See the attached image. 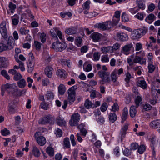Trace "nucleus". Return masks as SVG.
<instances>
[{"mask_svg":"<svg viewBox=\"0 0 160 160\" xmlns=\"http://www.w3.org/2000/svg\"><path fill=\"white\" fill-rule=\"evenodd\" d=\"M128 116V108L126 107H125L123 109V112L122 113L121 118V123H123L127 119Z\"/></svg>","mask_w":160,"mask_h":160,"instance_id":"16","label":"nucleus"},{"mask_svg":"<svg viewBox=\"0 0 160 160\" xmlns=\"http://www.w3.org/2000/svg\"><path fill=\"white\" fill-rule=\"evenodd\" d=\"M67 44L64 42L61 43L59 42H56L52 44V48L56 51L61 52L67 47Z\"/></svg>","mask_w":160,"mask_h":160,"instance_id":"3","label":"nucleus"},{"mask_svg":"<svg viewBox=\"0 0 160 160\" xmlns=\"http://www.w3.org/2000/svg\"><path fill=\"white\" fill-rule=\"evenodd\" d=\"M149 126L153 129L160 128V120L157 119L151 121L149 123Z\"/></svg>","mask_w":160,"mask_h":160,"instance_id":"14","label":"nucleus"},{"mask_svg":"<svg viewBox=\"0 0 160 160\" xmlns=\"http://www.w3.org/2000/svg\"><path fill=\"white\" fill-rule=\"evenodd\" d=\"M131 151L130 149L129 150L127 148H126L124 150H123V153L124 155L126 156H128L131 155Z\"/></svg>","mask_w":160,"mask_h":160,"instance_id":"59","label":"nucleus"},{"mask_svg":"<svg viewBox=\"0 0 160 160\" xmlns=\"http://www.w3.org/2000/svg\"><path fill=\"white\" fill-rule=\"evenodd\" d=\"M82 39L81 37H78L75 40V44L78 47L81 46Z\"/></svg>","mask_w":160,"mask_h":160,"instance_id":"39","label":"nucleus"},{"mask_svg":"<svg viewBox=\"0 0 160 160\" xmlns=\"http://www.w3.org/2000/svg\"><path fill=\"white\" fill-rule=\"evenodd\" d=\"M7 58L5 57H0V64L3 68H5L7 67V65L5 64L6 62L7 61Z\"/></svg>","mask_w":160,"mask_h":160,"instance_id":"37","label":"nucleus"},{"mask_svg":"<svg viewBox=\"0 0 160 160\" xmlns=\"http://www.w3.org/2000/svg\"><path fill=\"white\" fill-rule=\"evenodd\" d=\"M117 36L118 39L121 41H125L128 39V35L124 33H118Z\"/></svg>","mask_w":160,"mask_h":160,"instance_id":"15","label":"nucleus"},{"mask_svg":"<svg viewBox=\"0 0 160 160\" xmlns=\"http://www.w3.org/2000/svg\"><path fill=\"white\" fill-rule=\"evenodd\" d=\"M19 17L18 16L17 14L13 16V18L12 19V23L13 25H17L19 22Z\"/></svg>","mask_w":160,"mask_h":160,"instance_id":"34","label":"nucleus"},{"mask_svg":"<svg viewBox=\"0 0 160 160\" xmlns=\"http://www.w3.org/2000/svg\"><path fill=\"white\" fill-rule=\"evenodd\" d=\"M77 29L75 27H72L67 29L65 32L68 34H74L76 33Z\"/></svg>","mask_w":160,"mask_h":160,"instance_id":"22","label":"nucleus"},{"mask_svg":"<svg viewBox=\"0 0 160 160\" xmlns=\"http://www.w3.org/2000/svg\"><path fill=\"white\" fill-rule=\"evenodd\" d=\"M55 134L58 137H60L62 135V131L59 128H57L55 129Z\"/></svg>","mask_w":160,"mask_h":160,"instance_id":"44","label":"nucleus"},{"mask_svg":"<svg viewBox=\"0 0 160 160\" xmlns=\"http://www.w3.org/2000/svg\"><path fill=\"white\" fill-rule=\"evenodd\" d=\"M6 22L3 21L0 25V32L5 40L8 38L6 27Z\"/></svg>","mask_w":160,"mask_h":160,"instance_id":"9","label":"nucleus"},{"mask_svg":"<svg viewBox=\"0 0 160 160\" xmlns=\"http://www.w3.org/2000/svg\"><path fill=\"white\" fill-rule=\"evenodd\" d=\"M46 97L47 100H52L54 97V95L52 92L50 91H47V93L45 95Z\"/></svg>","mask_w":160,"mask_h":160,"instance_id":"33","label":"nucleus"},{"mask_svg":"<svg viewBox=\"0 0 160 160\" xmlns=\"http://www.w3.org/2000/svg\"><path fill=\"white\" fill-rule=\"evenodd\" d=\"M148 72L149 73H152L154 70L155 69V66L152 64V63H148Z\"/></svg>","mask_w":160,"mask_h":160,"instance_id":"46","label":"nucleus"},{"mask_svg":"<svg viewBox=\"0 0 160 160\" xmlns=\"http://www.w3.org/2000/svg\"><path fill=\"white\" fill-rule=\"evenodd\" d=\"M148 29L145 27H144L143 28H139L133 31L134 34L136 38H140L142 36L144 35L147 32Z\"/></svg>","mask_w":160,"mask_h":160,"instance_id":"7","label":"nucleus"},{"mask_svg":"<svg viewBox=\"0 0 160 160\" xmlns=\"http://www.w3.org/2000/svg\"><path fill=\"white\" fill-rule=\"evenodd\" d=\"M39 133V132H36L34 134L35 137L38 144L40 146H43L46 143V140L43 136H38Z\"/></svg>","mask_w":160,"mask_h":160,"instance_id":"11","label":"nucleus"},{"mask_svg":"<svg viewBox=\"0 0 160 160\" xmlns=\"http://www.w3.org/2000/svg\"><path fill=\"white\" fill-rule=\"evenodd\" d=\"M64 144L65 146L67 148H70V143L69 141V139L68 138H66L64 139Z\"/></svg>","mask_w":160,"mask_h":160,"instance_id":"47","label":"nucleus"},{"mask_svg":"<svg viewBox=\"0 0 160 160\" xmlns=\"http://www.w3.org/2000/svg\"><path fill=\"white\" fill-rule=\"evenodd\" d=\"M128 128V125L125 124L124 127L122 128L121 130V140L122 141V139L125 137V135L126 133V131Z\"/></svg>","mask_w":160,"mask_h":160,"instance_id":"20","label":"nucleus"},{"mask_svg":"<svg viewBox=\"0 0 160 160\" xmlns=\"http://www.w3.org/2000/svg\"><path fill=\"white\" fill-rule=\"evenodd\" d=\"M111 22L109 21L102 23L96 24L95 26L97 28L103 30H108L111 27Z\"/></svg>","mask_w":160,"mask_h":160,"instance_id":"6","label":"nucleus"},{"mask_svg":"<svg viewBox=\"0 0 160 160\" xmlns=\"http://www.w3.org/2000/svg\"><path fill=\"white\" fill-rule=\"evenodd\" d=\"M100 57V54L98 52H95L93 55L94 60L95 61L98 60Z\"/></svg>","mask_w":160,"mask_h":160,"instance_id":"63","label":"nucleus"},{"mask_svg":"<svg viewBox=\"0 0 160 160\" xmlns=\"http://www.w3.org/2000/svg\"><path fill=\"white\" fill-rule=\"evenodd\" d=\"M19 32L22 35H26L29 32V30L26 29L24 28H22L20 29Z\"/></svg>","mask_w":160,"mask_h":160,"instance_id":"49","label":"nucleus"},{"mask_svg":"<svg viewBox=\"0 0 160 160\" xmlns=\"http://www.w3.org/2000/svg\"><path fill=\"white\" fill-rule=\"evenodd\" d=\"M111 47H103L101 48V51L103 53L112 52Z\"/></svg>","mask_w":160,"mask_h":160,"instance_id":"25","label":"nucleus"},{"mask_svg":"<svg viewBox=\"0 0 160 160\" xmlns=\"http://www.w3.org/2000/svg\"><path fill=\"white\" fill-rule=\"evenodd\" d=\"M109 60V58L108 55H103L102 57L101 60L102 62H108Z\"/></svg>","mask_w":160,"mask_h":160,"instance_id":"64","label":"nucleus"},{"mask_svg":"<svg viewBox=\"0 0 160 160\" xmlns=\"http://www.w3.org/2000/svg\"><path fill=\"white\" fill-rule=\"evenodd\" d=\"M90 1L88 0L85 2L82 5L83 8V10H89L90 8L89 5L90 4Z\"/></svg>","mask_w":160,"mask_h":160,"instance_id":"42","label":"nucleus"},{"mask_svg":"<svg viewBox=\"0 0 160 160\" xmlns=\"http://www.w3.org/2000/svg\"><path fill=\"white\" fill-rule=\"evenodd\" d=\"M142 101V98L141 97L138 96L137 97L135 100V107L138 108L139 105L140 103Z\"/></svg>","mask_w":160,"mask_h":160,"instance_id":"38","label":"nucleus"},{"mask_svg":"<svg viewBox=\"0 0 160 160\" xmlns=\"http://www.w3.org/2000/svg\"><path fill=\"white\" fill-rule=\"evenodd\" d=\"M22 75L18 72L16 74H15L13 77L14 80L15 81H18L22 79Z\"/></svg>","mask_w":160,"mask_h":160,"instance_id":"50","label":"nucleus"},{"mask_svg":"<svg viewBox=\"0 0 160 160\" xmlns=\"http://www.w3.org/2000/svg\"><path fill=\"white\" fill-rule=\"evenodd\" d=\"M12 95L14 96H21L24 94L26 92V90L24 89L20 90L18 89L14 84H12Z\"/></svg>","mask_w":160,"mask_h":160,"instance_id":"10","label":"nucleus"},{"mask_svg":"<svg viewBox=\"0 0 160 160\" xmlns=\"http://www.w3.org/2000/svg\"><path fill=\"white\" fill-rule=\"evenodd\" d=\"M57 123L59 126H65L66 122L65 120L62 119L60 118H58L57 120Z\"/></svg>","mask_w":160,"mask_h":160,"instance_id":"41","label":"nucleus"},{"mask_svg":"<svg viewBox=\"0 0 160 160\" xmlns=\"http://www.w3.org/2000/svg\"><path fill=\"white\" fill-rule=\"evenodd\" d=\"M54 118L50 116H47L42 118L39 120V123L44 125L48 123L53 124L54 122Z\"/></svg>","mask_w":160,"mask_h":160,"instance_id":"4","label":"nucleus"},{"mask_svg":"<svg viewBox=\"0 0 160 160\" xmlns=\"http://www.w3.org/2000/svg\"><path fill=\"white\" fill-rule=\"evenodd\" d=\"M122 21L124 22H127L129 20L127 15L125 12L122 14Z\"/></svg>","mask_w":160,"mask_h":160,"instance_id":"52","label":"nucleus"},{"mask_svg":"<svg viewBox=\"0 0 160 160\" xmlns=\"http://www.w3.org/2000/svg\"><path fill=\"white\" fill-rule=\"evenodd\" d=\"M108 107V106L107 103L106 102H104L103 103L101 107V110L102 112H104L106 111V110L107 109Z\"/></svg>","mask_w":160,"mask_h":160,"instance_id":"51","label":"nucleus"},{"mask_svg":"<svg viewBox=\"0 0 160 160\" xmlns=\"http://www.w3.org/2000/svg\"><path fill=\"white\" fill-rule=\"evenodd\" d=\"M80 116L78 113H75L72 117V119L69 122L71 126H72L77 125L80 119Z\"/></svg>","mask_w":160,"mask_h":160,"instance_id":"12","label":"nucleus"},{"mask_svg":"<svg viewBox=\"0 0 160 160\" xmlns=\"http://www.w3.org/2000/svg\"><path fill=\"white\" fill-rule=\"evenodd\" d=\"M92 37L94 42H98L100 39L101 35L98 33H94L92 35Z\"/></svg>","mask_w":160,"mask_h":160,"instance_id":"30","label":"nucleus"},{"mask_svg":"<svg viewBox=\"0 0 160 160\" xmlns=\"http://www.w3.org/2000/svg\"><path fill=\"white\" fill-rule=\"evenodd\" d=\"M150 142H151V147L152 149V152L153 154L154 155L155 154V152L154 150L155 148L154 146V144L156 140V137H153L150 139Z\"/></svg>","mask_w":160,"mask_h":160,"instance_id":"31","label":"nucleus"},{"mask_svg":"<svg viewBox=\"0 0 160 160\" xmlns=\"http://www.w3.org/2000/svg\"><path fill=\"white\" fill-rule=\"evenodd\" d=\"M92 105V102L89 101L88 99H87L86 100L84 106L85 108L87 109H89L90 108Z\"/></svg>","mask_w":160,"mask_h":160,"instance_id":"40","label":"nucleus"},{"mask_svg":"<svg viewBox=\"0 0 160 160\" xmlns=\"http://www.w3.org/2000/svg\"><path fill=\"white\" fill-rule=\"evenodd\" d=\"M136 3L138 6V9H139V10L140 9L142 10L145 9V6L144 4H143L142 0H137Z\"/></svg>","mask_w":160,"mask_h":160,"instance_id":"27","label":"nucleus"},{"mask_svg":"<svg viewBox=\"0 0 160 160\" xmlns=\"http://www.w3.org/2000/svg\"><path fill=\"white\" fill-rule=\"evenodd\" d=\"M9 111L11 114H13L17 112V108L14 105L9 104Z\"/></svg>","mask_w":160,"mask_h":160,"instance_id":"36","label":"nucleus"},{"mask_svg":"<svg viewBox=\"0 0 160 160\" xmlns=\"http://www.w3.org/2000/svg\"><path fill=\"white\" fill-rule=\"evenodd\" d=\"M17 83L18 87L21 88H23L26 85V81L23 78L18 81Z\"/></svg>","mask_w":160,"mask_h":160,"instance_id":"21","label":"nucleus"},{"mask_svg":"<svg viewBox=\"0 0 160 160\" xmlns=\"http://www.w3.org/2000/svg\"><path fill=\"white\" fill-rule=\"evenodd\" d=\"M136 18L140 20H142L143 19V15L141 13H138L135 16Z\"/></svg>","mask_w":160,"mask_h":160,"instance_id":"61","label":"nucleus"},{"mask_svg":"<svg viewBox=\"0 0 160 160\" xmlns=\"http://www.w3.org/2000/svg\"><path fill=\"white\" fill-rule=\"evenodd\" d=\"M46 152L50 156H52L54 155V150L53 148L52 147H48L46 150Z\"/></svg>","mask_w":160,"mask_h":160,"instance_id":"48","label":"nucleus"},{"mask_svg":"<svg viewBox=\"0 0 160 160\" xmlns=\"http://www.w3.org/2000/svg\"><path fill=\"white\" fill-rule=\"evenodd\" d=\"M129 11L132 14H134L139 11V9L138 8L134 7L129 9Z\"/></svg>","mask_w":160,"mask_h":160,"instance_id":"62","label":"nucleus"},{"mask_svg":"<svg viewBox=\"0 0 160 160\" xmlns=\"http://www.w3.org/2000/svg\"><path fill=\"white\" fill-rule=\"evenodd\" d=\"M139 53V52H137L136 55L135 57L134 55H132L131 56V58L133 59V62L135 63H139L141 60V58L138 56Z\"/></svg>","mask_w":160,"mask_h":160,"instance_id":"29","label":"nucleus"},{"mask_svg":"<svg viewBox=\"0 0 160 160\" xmlns=\"http://www.w3.org/2000/svg\"><path fill=\"white\" fill-rule=\"evenodd\" d=\"M78 88L77 85H74L69 89L67 92L68 94V100L69 103L72 104L75 101V90Z\"/></svg>","mask_w":160,"mask_h":160,"instance_id":"1","label":"nucleus"},{"mask_svg":"<svg viewBox=\"0 0 160 160\" xmlns=\"http://www.w3.org/2000/svg\"><path fill=\"white\" fill-rule=\"evenodd\" d=\"M1 133L3 136H6L10 133L9 131L6 128H5L3 129L1 131Z\"/></svg>","mask_w":160,"mask_h":160,"instance_id":"54","label":"nucleus"},{"mask_svg":"<svg viewBox=\"0 0 160 160\" xmlns=\"http://www.w3.org/2000/svg\"><path fill=\"white\" fill-rule=\"evenodd\" d=\"M53 69L50 66H47L45 69L44 73L49 78H51L52 76V71Z\"/></svg>","mask_w":160,"mask_h":160,"instance_id":"18","label":"nucleus"},{"mask_svg":"<svg viewBox=\"0 0 160 160\" xmlns=\"http://www.w3.org/2000/svg\"><path fill=\"white\" fill-rule=\"evenodd\" d=\"M12 84L7 83L2 86L1 88V95L2 96L4 94L5 92L7 90V92L9 93L12 95Z\"/></svg>","mask_w":160,"mask_h":160,"instance_id":"8","label":"nucleus"},{"mask_svg":"<svg viewBox=\"0 0 160 160\" xmlns=\"http://www.w3.org/2000/svg\"><path fill=\"white\" fill-rule=\"evenodd\" d=\"M40 106L44 110H47L48 108V104L45 102L41 103Z\"/></svg>","mask_w":160,"mask_h":160,"instance_id":"60","label":"nucleus"},{"mask_svg":"<svg viewBox=\"0 0 160 160\" xmlns=\"http://www.w3.org/2000/svg\"><path fill=\"white\" fill-rule=\"evenodd\" d=\"M156 17L153 14H150L148 15L145 19V21L149 23H152L156 20Z\"/></svg>","mask_w":160,"mask_h":160,"instance_id":"19","label":"nucleus"},{"mask_svg":"<svg viewBox=\"0 0 160 160\" xmlns=\"http://www.w3.org/2000/svg\"><path fill=\"white\" fill-rule=\"evenodd\" d=\"M12 47L10 46H8L7 44L3 43H0V53L2 51L8 50H10L12 48Z\"/></svg>","mask_w":160,"mask_h":160,"instance_id":"17","label":"nucleus"},{"mask_svg":"<svg viewBox=\"0 0 160 160\" xmlns=\"http://www.w3.org/2000/svg\"><path fill=\"white\" fill-rule=\"evenodd\" d=\"M66 74L65 71L63 70H61L59 69L57 72V75L61 78H65L66 76Z\"/></svg>","mask_w":160,"mask_h":160,"instance_id":"35","label":"nucleus"},{"mask_svg":"<svg viewBox=\"0 0 160 160\" xmlns=\"http://www.w3.org/2000/svg\"><path fill=\"white\" fill-rule=\"evenodd\" d=\"M119 106L117 103H115L112 106V111L114 112L116 111H118L119 110Z\"/></svg>","mask_w":160,"mask_h":160,"instance_id":"55","label":"nucleus"},{"mask_svg":"<svg viewBox=\"0 0 160 160\" xmlns=\"http://www.w3.org/2000/svg\"><path fill=\"white\" fill-rule=\"evenodd\" d=\"M133 49L132 43L126 44L122 48L123 53L126 55H128L130 53L131 51L133 50Z\"/></svg>","mask_w":160,"mask_h":160,"instance_id":"13","label":"nucleus"},{"mask_svg":"<svg viewBox=\"0 0 160 160\" xmlns=\"http://www.w3.org/2000/svg\"><path fill=\"white\" fill-rule=\"evenodd\" d=\"M120 20V19L116 18H115L113 17L112 22H111V24H112V26H115L117 25L118 23V22Z\"/></svg>","mask_w":160,"mask_h":160,"instance_id":"56","label":"nucleus"},{"mask_svg":"<svg viewBox=\"0 0 160 160\" xmlns=\"http://www.w3.org/2000/svg\"><path fill=\"white\" fill-rule=\"evenodd\" d=\"M135 106H132L130 108V115L132 118H134L135 116L137 111Z\"/></svg>","mask_w":160,"mask_h":160,"instance_id":"23","label":"nucleus"},{"mask_svg":"<svg viewBox=\"0 0 160 160\" xmlns=\"http://www.w3.org/2000/svg\"><path fill=\"white\" fill-rule=\"evenodd\" d=\"M29 63L28 65V71L29 72L31 73L33 70L34 68L35 60L34 57L32 53H30L29 54Z\"/></svg>","mask_w":160,"mask_h":160,"instance_id":"5","label":"nucleus"},{"mask_svg":"<svg viewBox=\"0 0 160 160\" xmlns=\"http://www.w3.org/2000/svg\"><path fill=\"white\" fill-rule=\"evenodd\" d=\"M98 74L99 77L102 78V80L99 81L101 84H103L105 82H109L110 81L109 72L103 71H100L98 72Z\"/></svg>","mask_w":160,"mask_h":160,"instance_id":"2","label":"nucleus"},{"mask_svg":"<svg viewBox=\"0 0 160 160\" xmlns=\"http://www.w3.org/2000/svg\"><path fill=\"white\" fill-rule=\"evenodd\" d=\"M145 149L146 148L144 145H141L138 148V152L140 154H142L145 151Z\"/></svg>","mask_w":160,"mask_h":160,"instance_id":"45","label":"nucleus"},{"mask_svg":"<svg viewBox=\"0 0 160 160\" xmlns=\"http://www.w3.org/2000/svg\"><path fill=\"white\" fill-rule=\"evenodd\" d=\"M32 151L35 157H38L40 156V152L39 149L36 146L33 147Z\"/></svg>","mask_w":160,"mask_h":160,"instance_id":"32","label":"nucleus"},{"mask_svg":"<svg viewBox=\"0 0 160 160\" xmlns=\"http://www.w3.org/2000/svg\"><path fill=\"white\" fill-rule=\"evenodd\" d=\"M116 70H113L111 74V78L112 80L114 82L116 81L117 78L116 75Z\"/></svg>","mask_w":160,"mask_h":160,"instance_id":"53","label":"nucleus"},{"mask_svg":"<svg viewBox=\"0 0 160 160\" xmlns=\"http://www.w3.org/2000/svg\"><path fill=\"white\" fill-rule=\"evenodd\" d=\"M137 85L138 86L140 87L143 89H145L147 88L146 83L144 80H138L137 82Z\"/></svg>","mask_w":160,"mask_h":160,"instance_id":"26","label":"nucleus"},{"mask_svg":"<svg viewBox=\"0 0 160 160\" xmlns=\"http://www.w3.org/2000/svg\"><path fill=\"white\" fill-rule=\"evenodd\" d=\"M58 93L61 95H63L66 91L65 86L62 84H60L58 87Z\"/></svg>","mask_w":160,"mask_h":160,"instance_id":"24","label":"nucleus"},{"mask_svg":"<svg viewBox=\"0 0 160 160\" xmlns=\"http://www.w3.org/2000/svg\"><path fill=\"white\" fill-rule=\"evenodd\" d=\"M138 145L136 143H132L131 145L130 150H135L138 148Z\"/></svg>","mask_w":160,"mask_h":160,"instance_id":"58","label":"nucleus"},{"mask_svg":"<svg viewBox=\"0 0 160 160\" xmlns=\"http://www.w3.org/2000/svg\"><path fill=\"white\" fill-rule=\"evenodd\" d=\"M126 78L125 79V81L128 83L129 82L131 78V74L128 72L126 74Z\"/></svg>","mask_w":160,"mask_h":160,"instance_id":"57","label":"nucleus"},{"mask_svg":"<svg viewBox=\"0 0 160 160\" xmlns=\"http://www.w3.org/2000/svg\"><path fill=\"white\" fill-rule=\"evenodd\" d=\"M109 120L112 123L114 122L117 119V116L114 112L110 114L109 115Z\"/></svg>","mask_w":160,"mask_h":160,"instance_id":"28","label":"nucleus"},{"mask_svg":"<svg viewBox=\"0 0 160 160\" xmlns=\"http://www.w3.org/2000/svg\"><path fill=\"white\" fill-rule=\"evenodd\" d=\"M57 28H53V29H52L50 30V33L51 35V36L52 37H53L54 38H56L57 39V36L56 34L57 32Z\"/></svg>","mask_w":160,"mask_h":160,"instance_id":"43","label":"nucleus"}]
</instances>
